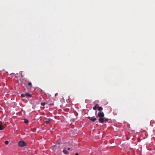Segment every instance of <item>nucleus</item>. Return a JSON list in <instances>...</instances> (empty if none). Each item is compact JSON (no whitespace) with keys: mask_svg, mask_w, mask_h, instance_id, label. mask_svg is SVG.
<instances>
[{"mask_svg":"<svg viewBox=\"0 0 155 155\" xmlns=\"http://www.w3.org/2000/svg\"><path fill=\"white\" fill-rule=\"evenodd\" d=\"M108 119L105 118H99L98 119L99 122L101 123H103L104 122H107L108 121Z\"/></svg>","mask_w":155,"mask_h":155,"instance_id":"nucleus-1","label":"nucleus"},{"mask_svg":"<svg viewBox=\"0 0 155 155\" xmlns=\"http://www.w3.org/2000/svg\"><path fill=\"white\" fill-rule=\"evenodd\" d=\"M26 143L23 140H21L18 143V145L20 147H23L26 145Z\"/></svg>","mask_w":155,"mask_h":155,"instance_id":"nucleus-2","label":"nucleus"},{"mask_svg":"<svg viewBox=\"0 0 155 155\" xmlns=\"http://www.w3.org/2000/svg\"><path fill=\"white\" fill-rule=\"evenodd\" d=\"M27 85L28 86H27L26 87L28 88V90L29 91H31V88L32 87V83L31 82H29V81H28Z\"/></svg>","mask_w":155,"mask_h":155,"instance_id":"nucleus-3","label":"nucleus"},{"mask_svg":"<svg viewBox=\"0 0 155 155\" xmlns=\"http://www.w3.org/2000/svg\"><path fill=\"white\" fill-rule=\"evenodd\" d=\"M98 116L100 118H103L104 116V114L102 111L99 112L98 114Z\"/></svg>","mask_w":155,"mask_h":155,"instance_id":"nucleus-4","label":"nucleus"},{"mask_svg":"<svg viewBox=\"0 0 155 155\" xmlns=\"http://www.w3.org/2000/svg\"><path fill=\"white\" fill-rule=\"evenodd\" d=\"M28 81L25 79H23L21 81V83L22 84H24L25 86H27L28 83Z\"/></svg>","mask_w":155,"mask_h":155,"instance_id":"nucleus-5","label":"nucleus"},{"mask_svg":"<svg viewBox=\"0 0 155 155\" xmlns=\"http://www.w3.org/2000/svg\"><path fill=\"white\" fill-rule=\"evenodd\" d=\"M44 121L45 123L47 124H49L51 122V120L50 119L46 118Z\"/></svg>","mask_w":155,"mask_h":155,"instance_id":"nucleus-6","label":"nucleus"},{"mask_svg":"<svg viewBox=\"0 0 155 155\" xmlns=\"http://www.w3.org/2000/svg\"><path fill=\"white\" fill-rule=\"evenodd\" d=\"M87 118L90 120L92 122H94L96 120H97V119L96 118L91 117H87Z\"/></svg>","mask_w":155,"mask_h":155,"instance_id":"nucleus-7","label":"nucleus"},{"mask_svg":"<svg viewBox=\"0 0 155 155\" xmlns=\"http://www.w3.org/2000/svg\"><path fill=\"white\" fill-rule=\"evenodd\" d=\"M51 148L53 150L55 151L57 149V146L56 145L53 146L51 147Z\"/></svg>","mask_w":155,"mask_h":155,"instance_id":"nucleus-8","label":"nucleus"},{"mask_svg":"<svg viewBox=\"0 0 155 155\" xmlns=\"http://www.w3.org/2000/svg\"><path fill=\"white\" fill-rule=\"evenodd\" d=\"M63 152L65 154H68V152L67 151L66 148H65L64 149Z\"/></svg>","mask_w":155,"mask_h":155,"instance_id":"nucleus-9","label":"nucleus"},{"mask_svg":"<svg viewBox=\"0 0 155 155\" xmlns=\"http://www.w3.org/2000/svg\"><path fill=\"white\" fill-rule=\"evenodd\" d=\"M98 107H99V105L98 104H96L95 106L93 107V109L94 110H96Z\"/></svg>","mask_w":155,"mask_h":155,"instance_id":"nucleus-10","label":"nucleus"},{"mask_svg":"<svg viewBox=\"0 0 155 155\" xmlns=\"http://www.w3.org/2000/svg\"><path fill=\"white\" fill-rule=\"evenodd\" d=\"M3 124L1 121H0V130H2L4 129V128L2 127Z\"/></svg>","mask_w":155,"mask_h":155,"instance_id":"nucleus-11","label":"nucleus"},{"mask_svg":"<svg viewBox=\"0 0 155 155\" xmlns=\"http://www.w3.org/2000/svg\"><path fill=\"white\" fill-rule=\"evenodd\" d=\"M25 95L26 96L28 97H32V95L31 94H29L28 93H25Z\"/></svg>","mask_w":155,"mask_h":155,"instance_id":"nucleus-12","label":"nucleus"},{"mask_svg":"<svg viewBox=\"0 0 155 155\" xmlns=\"http://www.w3.org/2000/svg\"><path fill=\"white\" fill-rule=\"evenodd\" d=\"M98 110L99 112L103 110V108L99 106V107H98Z\"/></svg>","mask_w":155,"mask_h":155,"instance_id":"nucleus-13","label":"nucleus"},{"mask_svg":"<svg viewBox=\"0 0 155 155\" xmlns=\"http://www.w3.org/2000/svg\"><path fill=\"white\" fill-rule=\"evenodd\" d=\"M24 120L25 123L26 124H27L29 122L28 120L27 119H25Z\"/></svg>","mask_w":155,"mask_h":155,"instance_id":"nucleus-14","label":"nucleus"},{"mask_svg":"<svg viewBox=\"0 0 155 155\" xmlns=\"http://www.w3.org/2000/svg\"><path fill=\"white\" fill-rule=\"evenodd\" d=\"M21 96L22 97H24L26 96L25 94H21Z\"/></svg>","mask_w":155,"mask_h":155,"instance_id":"nucleus-15","label":"nucleus"},{"mask_svg":"<svg viewBox=\"0 0 155 155\" xmlns=\"http://www.w3.org/2000/svg\"><path fill=\"white\" fill-rule=\"evenodd\" d=\"M46 103L45 102H42L41 103V105L42 106H44L45 104Z\"/></svg>","mask_w":155,"mask_h":155,"instance_id":"nucleus-16","label":"nucleus"},{"mask_svg":"<svg viewBox=\"0 0 155 155\" xmlns=\"http://www.w3.org/2000/svg\"><path fill=\"white\" fill-rule=\"evenodd\" d=\"M8 143L9 142L8 141H6L5 142V143L6 145H7L8 144Z\"/></svg>","mask_w":155,"mask_h":155,"instance_id":"nucleus-17","label":"nucleus"},{"mask_svg":"<svg viewBox=\"0 0 155 155\" xmlns=\"http://www.w3.org/2000/svg\"><path fill=\"white\" fill-rule=\"evenodd\" d=\"M70 148L69 147H68V149H67V150H70Z\"/></svg>","mask_w":155,"mask_h":155,"instance_id":"nucleus-18","label":"nucleus"},{"mask_svg":"<svg viewBox=\"0 0 155 155\" xmlns=\"http://www.w3.org/2000/svg\"><path fill=\"white\" fill-rule=\"evenodd\" d=\"M75 155H79L78 153H76Z\"/></svg>","mask_w":155,"mask_h":155,"instance_id":"nucleus-19","label":"nucleus"},{"mask_svg":"<svg viewBox=\"0 0 155 155\" xmlns=\"http://www.w3.org/2000/svg\"><path fill=\"white\" fill-rule=\"evenodd\" d=\"M58 95V93H56V94H55V96H57V95Z\"/></svg>","mask_w":155,"mask_h":155,"instance_id":"nucleus-20","label":"nucleus"},{"mask_svg":"<svg viewBox=\"0 0 155 155\" xmlns=\"http://www.w3.org/2000/svg\"><path fill=\"white\" fill-rule=\"evenodd\" d=\"M51 105H53V104H51Z\"/></svg>","mask_w":155,"mask_h":155,"instance_id":"nucleus-21","label":"nucleus"}]
</instances>
